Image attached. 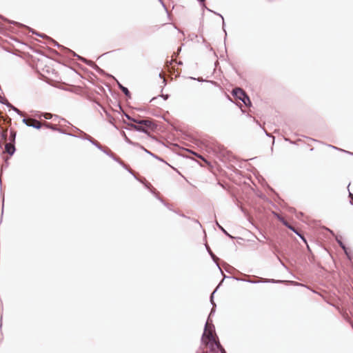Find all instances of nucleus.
Segmentation results:
<instances>
[{"mask_svg":"<svg viewBox=\"0 0 353 353\" xmlns=\"http://www.w3.org/2000/svg\"><path fill=\"white\" fill-rule=\"evenodd\" d=\"M22 121L24 124H26L28 126V124L30 123V119H28L24 118Z\"/></svg>","mask_w":353,"mask_h":353,"instance_id":"20","label":"nucleus"},{"mask_svg":"<svg viewBox=\"0 0 353 353\" xmlns=\"http://www.w3.org/2000/svg\"><path fill=\"white\" fill-rule=\"evenodd\" d=\"M197 353H201V352H198Z\"/></svg>","mask_w":353,"mask_h":353,"instance_id":"31","label":"nucleus"},{"mask_svg":"<svg viewBox=\"0 0 353 353\" xmlns=\"http://www.w3.org/2000/svg\"><path fill=\"white\" fill-rule=\"evenodd\" d=\"M8 106L10 107L14 112H16L19 115H23V113L19 109L12 106L10 103H8Z\"/></svg>","mask_w":353,"mask_h":353,"instance_id":"14","label":"nucleus"},{"mask_svg":"<svg viewBox=\"0 0 353 353\" xmlns=\"http://www.w3.org/2000/svg\"><path fill=\"white\" fill-rule=\"evenodd\" d=\"M216 224L224 234L232 238V236L227 232V231L221 225H219V223L217 221L216 222Z\"/></svg>","mask_w":353,"mask_h":353,"instance_id":"17","label":"nucleus"},{"mask_svg":"<svg viewBox=\"0 0 353 353\" xmlns=\"http://www.w3.org/2000/svg\"><path fill=\"white\" fill-rule=\"evenodd\" d=\"M75 130L77 132H79L82 134V136L79 137L81 139H86V140L89 141L90 143H91V141L93 140V139L90 135L85 134V132L80 130L79 129L76 128Z\"/></svg>","mask_w":353,"mask_h":353,"instance_id":"8","label":"nucleus"},{"mask_svg":"<svg viewBox=\"0 0 353 353\" xmlns=\"http://www.w3.org/2000/svg\"><path fill=\"white\" fill-rule=\"evenodd\" d=\"M28 127H32L36 129H40L41 128V124L39 121L36 119H30V123L28 124Z\"/></svg>","mask_w":353,"mask_h":353,"instance_id":"6","label":"nucleus"},{"mask_svg":"<svg viewBox=\"0 0 353 353\" xmlns=\"http://www.w3.org/2000/svg\"><path fill=\"white\" fill-rule=\"evenodd\" d=\"M6 151L10 154V155H12L15 151V148L13 145L10 143H7L6 145Z\"/></svg>","mask_w":353,"mask_h":353,"instance_id":"9","label":"nucleus"},{"mask_svg":"<svg viewBox=\"0 0 353 353\" xmlns=\"http://www.w3.org/2000/svg\"><path fill=\"white\" fill-rule=\"evenodd\" d=\"M129 172L132 174V172L130 170H128Z\"/></svg>","mask_w":353,"mask_h":353,"instance_id":"29","label":"nucleus"},{"mask_svg":"<svg viewBox=\"0 0 353 353\" xmlns=\"http://www.w3.org/2000/svg\"><path fill=\"white\" fill-rule=\"evenodd\" d=\"M104 153H105L107 155H108L109 157H110L111 158H112L114 161L119 162V163L122 165L124 168H126V165L125 164H124L121 161H120L119 159H117V157H115L113 154L112 152H111L110 150H102Z\"/></svg>","mask_w":353,"mask_h":353,"instance_id":"5","label":"nucleus"},{"mask_svg":"<svg viewBox=\"0 0 353 353\" xmlns=\"http://www.w3.org/2000/svg\"><path fill=\"white\" fill-rule=\"evenodd\" d=\"M207 249L208 250V252H209L210 254L211 255V256L212 257V259L214 260H215L216 259L215 255L212 252V251L208 248V247H207Z\"/></svg>","mask_w":353,"mask_h":353,"instance_id":"21","label":"nucleus"},{"mask_svg":"<svg viewBox=\"0 0 353 353\" xmlns=\"http://www.w3.org/2000/svg\"><path fill=\"white\" fill-rule=\"evenodd\" d=\"M37 34L39 35V34ZM39 36H40L41 37H43V35H41V34H39Z\"/></svg>","mask_w":353,"mask_h":353,"instance_id":"30","label":"nucleus"},{"mask_svg":"<svg viewBox=\"0 0 353 353\" xmlns=\"http://www.w3.org/2000/svg\"><path fill=\"white\" fill-rule=\"evenodd\" d=\"M248 282H250V283H259V281H248Z\"/></svg>","mask_w":353,"mask_h":353,"instance_id":"26","label":"nucleus"},{"mask_svg":"<svg viewBox=\"0 0 353 353\" xmlns=\"http://www.w3.org/2000/svg\"><path fill=\"white\" fill-rule=\"evenodd\" d=\"M337 242L339 244V245L341 247V248L346 252V248L345 245L342 243L341 241L337 239Z\"/></svg>","mask_w":353,"mask_h":353,"instance_id":"18","label":"nucleus"},{"mask_svg":"<svg viewBox=\"0 0 353 353\" xmlns=\"http://www.w3.org/2000/svg\"><path fill=\"white\" fill-rule=\"evenodd\" d=\"M140 148H141V149H143L145 152H147V153H148V154H150L152 155V154L150 152H149L148 150H146V149H145V148H144L143 147L140 146Z\"/></svg>","mask_w":353,"mask_h":353,"instance_id":"23","label":"nucleus"},{"mask_svg":"<svg viewBox=\"0 0 353 353\" xmlns=\"http://www.w3.org/2000/svg\"><path fill=\"white\" fill-rule=\"evenodd\" d=\"M232 95L241 101L247 94L241 88H236L232 90Z\"/></svg>","mask_w":353,"mask_h":353,"instance_id":"2","label":"nucleus"},{"mask_svg":"<svg viewBox=\"0 0 353 353\" xmlns=\"http://www.w3.org/2000/svg\"><path fill=\"white\" fill-rule=\"evenodd\" d=\"M241 101L246 105V106H249L251 105V101H250V98L248 97V95H245V97L241 99Z\"/></svg>","mask_w":353,"mask_h":353,"instance_id":"12","label":"nucleus"},{"mask_svg":"<svg viewBox=\"0 0 353 353\" xmlns=\"http://www.w3.org/2000/svg\"><path fill=\"white\" fill-rule=\"evenodd\" d=\"M127 125L130 128H133L134 130H135L137 131L142 132H144V133L147 132V130L143 125H139V124L129 123H128Z\"/></svg>","mask_w":353,"mask_h":353,"instance_id":"4","label":"nucleus"},{"mask_svg":"<svg viewBox=\"0 0 353 353\" xmlns=\"http://www.w3.org/2000/svg\"><path fill=\"white\" fill-rule=\"evenodd\" d=\"M123 137H124V139L126 143H128V144H130V145H135V146H139V144L137 143H134L133 141H132L127 136L126 134H125L124 132H123L122 133Z\"/></svg>","mask_w":353,"mask_h":353,"instance_id":"11","label":"nucleus"},{"mask_svg":"<svg viewBox=\"0 0 353 353\" xmlns=\"http://www.w3.org/2000/svg\"><path fill=\"white\" fill-rule=\"evenodd\" d=\"M219 15L221 17V19L223 20V24L224 25L223 17L221 14H219Z\"/></svg>","mask_w":353,"mask_h":353,"instance_id":"28","label":"nucleus"},{"mask_svg":"<svg viewBox=\"0 0 353 353\" xmlns=\"http://www.w3.org/2000/svg\"><path fill=\"white\" fill-rule=\"evenodd\" d=\"M54 115L50 113H42L39 116V119L44 118L45 119H52ZM54 117H57L54 115Z\"/></svg>","mask_w":353,"mask_h":353,"instance_id":"10","label":"nucleus"},{"mask_svg":"<svg viewBox=\"0 0 353 353\" xmlns=\"http://www.w3.org/2000/svg\"><path fill=\"white\" fill-rule=\"evenodd\" d=\"M162 97H163V99L165 100H166L168 99V95H162Z\"/></svg>","mask_w":353,"mask_h":353,"instance_id":"27","label":"nucleus"},{"mask_svg":"<svg viewBox=\"0 0 353 353\" xmlns=\"http://www.w3.org/2000/svg\"><path fill=\"white\" fill-rule=\"evenodd\" d=\"M125 117H126V118H127L128 119H129V120H130V121H133V119H134V118H132V117H130V116H129V115H128V114H125Z\"/></svg>","mask_w":353,"mask_h":353,"instance_id":"24","label":"nucleus"},{"mask_svg":"<svg viewBox=\"0 0 353 353\" xmlns=\"http://www.w3.org/2000/svg\"><path fill=\"white\" fill-rule=\"evenodd\" d=\"M91 143L95 145L100 150H103L102 146L97 141L93 139L92 141H91Z\"/></svg>","mask_w":353,"mask_h":353,"instance_id":"16","label":"nucleus"},{"mask_svg":"<svg viewBox=\"0 0 353 353\" xmlns=\"http://www.w3.org/2000/svg\"><path fill=\"white\" fill-rule=\"evenodd\" d=\"M73 54H74V56L77 57H78V59H79V60H81V61H83V62H84V63H88V65H90V63H92V61H87L85 58H83V57H80V56L77 55V54H75L74 52H73Z\"/></svg>","mask_w":353,"mask_h":353,"instance_id":"15","label":"nucleus"},{"mask_svg":"<svg viewBox=\"0 0 353 353\" xmlns=\"http://www.w3.org/2000/svg\"><path fill=\"white\" fill-rule=\"evenodd\" d=\"M215 292H216V290H215L212 293L211 296H210V301H211V302H212V305H213L214 306L215 305V304H214V302H213V295H214V294L215 293Z\"/></svg>","mask_w":353,"mask_h":353,"instance_id":"22","label":"nucleus"},{"mask_svg":"<svg viewBox=\"0 0 353 353\" xmlns=\"http://www.w3.org/2000/svg\"><path fill=\"white\" fill-rule=\"evenodd\" d=\"M133 122L148 128H151L152 124V121L148 119H133Z\"/></svg>","mask_w":353,"mask_h":353,"instance_id":"3","label":"nucleus"},{"mask_svg":"<svg viewBox=\"0 0 353 353\" xmlns=\"http://www.w3.org/2000/svg\"><path fill=\"white\" fill-rule=\"evenodd\" d=\"M214 312V309H212L209 315L208 321L205 323L204 332H203V334L202 336V341H203V342L206 343L207 342L206 340L208 339L209 341V342H210V341L214 342L216 347L220 350L221 353H226L225 350L221 345L219 341L218 342L215 341L214 336H213V332L214 330V327L213 325H211L210 323V318Z\"/></svg>","mask_w":353,"mask_h":353,"instance_id":"1","label":"nucleus"},{"mask_svg":"<svg viewBox=\"0 0 353 353\" xmlns=\"http://www.w3.org/2000/svg\"><path fill=\"white\" fill-rule=\"evenodd\" d=\"M0 102L8 105V101L0 96Z\"/></svg>","mask_w":353,"mask_h":353,"instance_id":"19","label":"nucleus"},{"mask_svg":"<svg viewBox=\"0 0 353 353\" xmlns=\"http://www.w3.org/2000/svg\"><path fill=\"white\" fill-rule=\"evenodd\" d=\"M119 87L120 88V89L122 90V92L126 95V96H129L130 95V92L128 90V89L124 86H123L121 84L119 83Z\"/></svg>","mask_w":353,"mask_h":353,"instance_id":"13","label":"nucleus"},{"mask_svg":"<svg viewBox=\"0 0 353 353\" xmlns=\"http://www.w3.org/2000/svg\"><path fill=\"white\" fill-rule=\"evenodd\" d=\"M279 219L282 221L283 224L284 225H285L286 227H288L289 229H290L291 230H292L293 232H294L296 234H297L301 239H303L304 241L305 239H303V237L299 234L296 231V230L292 226L290 225L287 221H285L283 219H281V218H279Z\"/></svg>","mask_w":353,"mask_h":353,"instance_id":"7","label":"nucleus"},{"mask_svg":"<svg viewBox=\"0 0 353 353\" xmlns=\"http://www.w3.org/2000/svg\"><path fill=\"white\" fill-rule=\"evenodd\" d=\"M44 125L47 127V128H53L52 127V125L50 124V123H45Z\"/></svg>","mask_w":353,"mask_h":353,"instance_id":"25","label":"nucleus"}]
</instances>
